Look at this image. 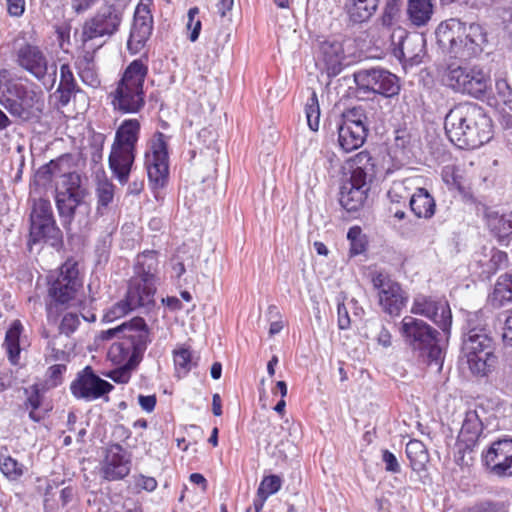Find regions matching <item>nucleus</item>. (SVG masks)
Returning a JSON list of instances; mask_svg holds the SVG:
<instances>
[{
  "instance_id": "nucleus-1",
  "label": "nucleus",
  "mask_w": 512,
  "mask_h": 512,
  "mask_svg": "<svg viewBox=\"0 0 512 512\" xmlns=\"http://www.w3.org/2000/svg\"><path fill=\"white\" fill-rule=\"evenodd\" d=\"M492 121L479 105L464 102L445 116L444 128L449 140L460 149H476L493 137Z\"/></svg>"
},
{
  "instance_id": "nucleus-2",
  "label": "nucleus",
  "mask_w": 512,
  "mask_h": 512,
  "mask_svg": "<svg viewBox=\"0 0 512 512\" xmlns=\"http://www.w3.org/2000/svg\"><path fill=\"white\" fill-rule=\"evenodd\" d=\"M462 332V352L471 372L486 375L494 367L497 357L485 313L482 310L468 312Z\"/></svg>"
},
{
  "instance_id": "nucleus-3",
  "label": "nucleus",
  "mask_w": 512,
  "mask_h": 512,
  "mask_svg": "<svg viewBox=\"0 0 512 512\" xmlns=\"http://www.w3.org/2000/svg\"><path fill=\"white\" fill-rule=\"evenodd\" d=\"M435 34L440 48L461 60L480 54L488 43L487 32L480 24L467 25L456 18L441 22Z\"/></svg>"
},
{
  "instance_id": "nucleus-4",
  "label": "nucleus",
  "mask_w": 512,
  "mask_h": 512,
  "mask_svg": "<svg viewBox=\"0 0 512 512\" xmlns=\"http://www.w3.org/2000/svg\"><path fill=\"white\" fill-rule=\"evenodd\" d=\"M0 104L24 122L39 119L45 106L41 90L13 81L7 69L0 70Z\"/></svg>"
},
{
  "instance_id": "nucleus-5",
  "label": "nucleus",
  "mask_w": 512,
  "mask_h": 512,
  "mask_svg": "<svg viewBox=\"0 0 512 512\" xmlns=\"http://www.w3.org/2000/svg\"><path fill=\"white\" fill-rule=\"evenodd\" d=\"M140 128L141 125L137 119H125L116 130L108 163L113 176L121 185L129 181L136 157Z\"/></svg>"
},
{
  "instance_id": "nucleus-6",
  "label": "nucleus",
  "mask_w": 512,
  "mask_h": 512,
  "mask_svg": "<svg viewBox=\"0 0 512 512\" xmlns=\"http://www.w3.org/2000/svg\"><path fill=\"white\" fill-rule=\"evenodd\" d=\"M405 344L423 362L442 367L443 351L439 345L438 331L421 319L405 316L400 325Z\"/></svg>"
},
{
  "instance_id": "nucleus-7",
  "label": "nucleus",
  "mask_w": 512,
  "mask_h": 512,
  "mask_svg": "<svg viewBox=\"0 0 512 512\" xmlns=\"http://www.w3.org/2000/svg\"><path fill=\"white\" fill-rule=\"evenodd\" d=\"M82 288L77 263L71 260L61 265L56 275L49 280V302L46 304L48 317L78 303L77 295Z\"/></svg>"
},
{
  "instance_id": "nucleus-8",
  "label": "nucleus",
  "mask_w": 512,
  "mask_h": 512,
  "mask_svg": "<svg viewBox=\"0 0 512 512\" xmlns=\"http://www.w3.org/2000/svg\"><path fill=\"white\" fill-rule=\"evenodd\" d=\"M136 329L130 330L127 336L114 342L109 350L108 357L116 365L126 368H135L142 360L143 355L151 343L150 329L145 320L135 317Z\"/></svg>"
},
{
  "instance_id": "nucleus-9",
  "label": "nucleus",
  "mask_w": 512,
  "mask_h": 512,
  "mask_svg": "<svg viewBox=\"0 0 512 512\" xmlns=\"http://www.w3.org/2000/svg\"><path fill=\"white\" fill-rule=\"evenodd\" d=\"M15 63L41 83L56 82L57 64L48 52L36 43L24 41L15 48Z\"/></svg>"
},
{
  "instance_id": "nucleus-10",
  "label": "nucleus",
  "mask_w": 512,
  "mask_h": 512,
  "mask_svg": "<svg viewBox=\"0 0 512 512\" xmlns=\"http://www.w3.org/2000/svg\"><path fill=\"white\" fill-rule=\"evenodd\" d=\"M40 242L56 248L63 244V233L56 223L52 205L49 200L42 198L34 202L30 214L28 244L34 245Z\"/></svg>"
},
{
  "instance_id": "nucleus-11",
  "label": "nucleus",
  "mask_w": 512,
  "mask_h": 512,
  "mask_svg": "<svg viewBox=\"0 0 512 512\" xmlns=\"http://www.w3.org/2000/svg\"><path fill=\"white\" fill-rule=\"evenodd\" d=\"M444 81L455 92L477 98L485 94L490 83V76L480 66L467 67L451 63L446 68Z\"/></svg>"
},
{
  "instance_id": "nucleus-12",
  "label": "nucleus",
  "mask_w": 512,
  "mask_h": 512,
  "mask_svg": "<svg viewBox=\"0 0 512 512\" xmlns=\"http://www.w3.org/2000/svg\"><path fill=\"white\" fill-rule=\"evenodd\" d=\"M367 116L362 107L344 111L337 124L338 143L344 152L360 148L368 135Z\"/></svg>"
},
{
  "instance_id": "nucleus-13",
  "label": "nucleus",
  "mask_w": 512,
  "mask_h": 512,
  "mask_svg": "<svg viewBox=\"0 0 512 512\" xmlns=\"http://www.w3.org/2000/svg\"><path fill=\"white\" fill-rule=\"evenodd\" d=\"M167 137L162 132H155L149 141L145 152V168L152 188H162L166 185L169 175Z\"/></svg>"
},
{
  "instance_id": "nucleus-14",
  "label": "nucleus",
  "mask_w": 512,
  "mask_h": 512,
  "mask_svg": "<svg viewBox=\"0 0 512 512\" xmlns=\"http://www.w3.org/2000/svg\"><path fill=\"white\" fill-rule=\"evenodd\" d=\"M86 198L81 197L79 193L76 195L56 194V207L62 226L67 233L73 230V223H76L79 231L89 226L91 206Z\"/></svg>"
},
{
  "instance_id": "nucleus-15",
  "label": "nucleus",
  "mask_w": 512,
  "mask_h": 512,
  "mask_svg": "<svg viewBox=\"0 0 512 512\" xmlns=\"http://www.w3.org/2000/svg\"><path fill=\"white\" fill-rule=\"evenodd\" d=\"M353 76L359 90L377 93L386 98L397 96L400 92L399 78L383 68L360 69Z\"/></svg>"
},
{
  "instance_id": "nucleus-16",
  "label": "nucleus",
  "mask_w": 512,
  "mask_h": 512,
  "mask_svg": "<svg viewBox=\"0 0 512 512\" xmlns=\"http://www.w3.org/2000/svg\"><path fill=\"white\" fill-rule=\"evenodd\" d=\"M122 22V12L114 5L101 7L97 13L87 19L81 31L84 44L103 37L114 35Z\"/></svg>"
},
{
  "instance_id": "nucleus-17",
  "label": "nucleus",
  "mask_w": 512,
  "mask_h": 512,
  "mask_svg": "<svg viewBox=\"0 0 512 512\" xmlns=\"http://www.w3.org/2000/svg\"><path fill=\"white\" fill-rule=\"evenodd\" d=\"M114 386L98 376L91 366H86L76 374L70 384L71 394L78 400L87 402L100 398L108 401V394Z\"/></svg>"
},
{
  "instance_id": "nucleus-18",
  "label": "nucleus",
  "mask_w": 512,
  "mask_h": 512,
  "mask_svg": "<svg viewBox=\"0 0 512 512\" xmlns=\"http://www.w3.org/2000/svg\"><path fill=\"white\" fill-rule=\"evenodd\" d=\"M411 312L432 320L448 338L452 325L450 306L444 298L427 295H417L414 298Z\"/></svg>"
},
{
  "instance_id": "nucleus-19",
  "label": "nucleus",
  "mask_w": 512,
  "mask_h": 512,
  "mask_svg": "<svg viewBox=\"0 0 512 512\" xmlns=\"http://www.w3.org/2000/svg\"><path fill=\"white\" fill-rule=\"evenodd\" d=\"M372 284L378 292L379 305L382 310L390 316H398L407 302V296L400 284L383 273L374 274Z\"/></svg>"
},
{
  "instance_id": "nucleus-20",
  "label": "nucleus",
  "mask_w": 512,
  "mask_h": 512,
  "mask_svg": "<svg viewBox=\"0 0 512 512\" xmlns=\"http://www.w3.org/2000/svg\"><path fill=\"white\" fill-rule=\"evenodd\" d=\"M482 460L494 475L512 477V438L494 441L483 453Z\"/></svg>"
},
{
  "instance_id": "nucleus-21",
  "label": "nucleus",
  "mask_w": 512,
  "mask_h": 512,
  "mask_svg": "<svg viewBox=\"0 0 512 512\" xmlns=\"http://www.w3.org/2000/svg\"><path fill=\"white\" fill-rule=\"evenodd\" d=\"M156 286L148 280L143 281L139 277H132L128 283L125 301L128 303L132 311L141 310L149 313L155 307Z\"/></svg>"
},
{
  "instance_id": "nucleus-22",
  "label": "nucleus",
  "mask_w": 512,
  "mask_h": 512,
  "mask_svg": "<svg viewBox=\"0 0 512 512\" xmlns=\"http://www.w3.org/2000/svg\"><path fill=\"white\" fill-rule=\"evenodd\" d=\"M130 457L120 444H111L106 449L101 472L109 481L120 480L130 472Z\"/></svg>"
},
{
  "instance_id": "nucleus-23",
  "label": "nucleus",
  "mask_w": 512,
  "mask_h": 512,
  "mask_svg": "<svg viewBox=\"0 0 512 512\" xmlns=\"http://www.w3.org/2000/svg\"><path fill=\"white\" fill-rule=\"evenodd\" d=\"M370 189L368 181L350 176L340 188L339 202L347 212H356L363 207Z\"/></svg>"
},
{
  "instance_id": "nucleus-24",
  "label": "nucleus",
  "mask_w": 512,
  "mask_h": 512,
  "mask_svg": "<svg viewBox=\"0 0 512 512\" xmlns=\"http://www.w3.org/2000/svg\"><path fill=\"white\" fill-rule=\"evenodd\" d=\"M110 96L114 110L124 114L138 113L145 106L144 90L117 84Z\"/></svg>"
},
{
  "instance_id": "nucleus-25",
  "label": "nucleus",
  "mask_w": 512,
  "mask_h": 512,
  "mask_svg": "<svg viewBox=\"0 0 512 512\" xmlns=\"http://www.w3.org/2000/svg\"><path fill=\"white\" fill-rule=\"evenodd\" d=\"M400 33L399 44L393 49L394 56L411 66L419 64L424 54V37L418 34L409 35L403 30Z\"/></svg>"
},
{
  "instance_id": "nucleus-26",
  "label": "nucleus",
  "mask_w": 512,
  "mask_h": 512,
  "mask_svg": "<svg viewBox=\"0 0 512 512\" xmlns=\"http://www.w3.org/2000/svg\"><path fill=\"white\" fill-rule=\"evenodd\" d=\"M317 59L323 64L328 75H338L344 66V49L340 41L327 39L319 44Z\"/></svg>"
},
{
  "instance_id": "nucleus-27",
  "label": "nucleus",
  "mask_w": 512,
  "mask_h": 512,
  "mask_svg": "<svg viewBox=\"0 0 512 512\" xmlns=\"http://www.w3.org/2000/svg\"><path fill=\"white\" fill-rule=\"evenodd\" d=\"M153 18L151 12L146 4L140 2L134 13V21L128 40V45L136 43L137 45H144L152 33Z\"/></svg>"
},
{
  "instance_id": "nucleus-28",
  "label": "nucleus",
  "mask_w": 512,
  "mask_h": 512,
  "mask_svg": "<svg viewBox=\"0 0 512 512\" xmlns=\"http://www.w3.org/2000/svg\"><path fill=\"white\" fill-rule=\"evenodd\" d=\"M409 206L416 217L424 219L432 218L436 210L434 197L422 187L416 188L411 194Z\"/></svg>"
},
{
  "instance_id": "nucleus-29",
  "label": "nucleus",
  "mask_w": 512,
  "mask_h": 512,
  "mask_svg": "<svg viewBox=\"0 0 512 512\" xmlns=\"http://www.w3.org/2000/svg\"><path fill=\"white\" fill-rule=\"evenodd\" d=\"M379 0H346L345 10L353 23H364L376 12Z\"/></svg>"
},
{
  "instance_id": "nucleus-30",
  "label": "nucleus",
  "mask_w": 512,
  "mask_h": 512,
  "mask_svg": "<svg viewBox=\"0 0 512 512\" xmlns=\"http://www.w3.org/2000/svg\"><path fill=\"white\" fill-rule=\"evenodd\" d=\"M434 13L433 0H408L407 18L415 27L428 24Z\"/></svg>"
},
{
  "instance_id": "nucleus-31",
  "label": "nucleus",
  "mask_w": 512,
  "mask_h": 512,
  "mask_svg": "<svg viewBox=\"0 0 512 512\" xmlns=\"http://www.w3.org/2000/svg\"><path fill=\"white\" fill-rule=\"evenodd\" d=\"M482 432V423L476 411H468L462 423L459 432V440L465 444L466 448H472Z\"/></svg>"
},
{
  "instance_id": "nucleus-32",
  "label": "nucleus",
  "mask_w": 512,
  "mask_h": 512,
  "mask_svg": "<svg viewBox=\"0 0 512 512\" xmlns=\"http://www.w3.org/2000/svg\"><path fill=\"white\" fill-rule=\"evenodd\" d=\"M147 73V65L141 59H135L126 67L118 84L144 90L143 86Z\"/></svg>"
},
{
  "instance_id": "nucleus-33",
  "label": "nucleus",
  "mask_w": 512,
  "mask_h": 512,
  "mask_svg": "<svg viewBox=\"0 0 512 512\" xmlns=\"http://www.w3.org/2000/svg\"><path fill=\"white\" fill-rule=\"evenodd\" d=\"M487 225L499 242L503 244L512 237V212L508 214L489 213Z\"/></svg>"
},
{
  "instance_id": "nucleus-34",
  "label": "nucleus",
  "mask_w": 512,
  "mask_h": 512,
  "mask_svg": "<svg viewBox=\"0 0 512 512\" xmlns=\"http://www.w3.org/2000/svg\"><path fill=\"white\" fill-rule=\"evenodd\" d=\"M23 325L20 320H14L6 332L3 346L6 349L7 356L11 364L17 365L21 352L20 336L23 332Z\"/></svg>"
},
{
  "instance_id": "nucleus-35",
  "label": "nucleus",
  "mask_w": 512,
  "mask_h": 512,
  "mask_svg": "<svg viewBox=\"0 0 512 512\" xmlns=\"http://www.w3.org/2000/svg\"><path fill=\"white\" fill-rule=\"evenodd\" d=\"M158 267L157 253L155 251H144L139 254L135 264V276L155 283V273Z\"/></svg>"
},
{
  "instance_id": "nucleus-36",
  "label": "nucleus",
  "mask_w": 512,
  "mask_h": 512,
  "mask_svg": "<svg viewBox=\"0 0 512 512\" xmlns=\"http://www.w3.org/2000/svg\"><path fill=\"white\" fill-rule=\"evenodd\" d=\"M30 390L24 388V393L27 395L26 400L20 406V409L29 410V418L36 423L42 421L45 417V413L40 411L42 406L43 395L40 393L38 385H32Z\"/></svg>"
},
{
  "instance_id": "nucleus-37",
  "label": "nucleus",
  "mask_w": 512,
  "mask_h": 512,
  "mask_svg": "<svg viewBox=\"0 0 512 512\" xmlns=\"http://www.w3.org/2000/svg\"><path fill=\"white\" fill-rule=\"evenodd\" d=\"M351 176L357 179L365 180L374 175V160L370 153L361 151L351 158Z\"/></svg>"
},
{
  "instance_id": "nucleus-38",
  "label": "nucleus",
  "mask_w": 512,
  "mask_h": 512,
  "mask_svg": "<svg viewBox=\"0 0 512 512\" xmlns=\"http://www.w3.org/2000/svg\"><path fill=\"white\" fill-rule=\"evenodd\" d=\"M406 455L414 471L422 470L429 460V454L424 443L420 440H410L406 444Z\"/></svg>"
},
{
  "instance_id": "nucleus-39",
  "label": "nucleus",
  "mask_w": 512,
  "mask_h": 512,
  "mask_svg": "<svg viewBox=\"0 0 512 512\" xmlns=\"http://www.w3.org/2000/svg\"><path fill=\"white\" fill-rule=\"evenodd\" d=\"M77 67L79 76L84 84L92 88H97L100 85V78L96 71L93 56L90 53H86V55L77 62Z\"/></svg>"
},
{
  "instance_id": "nucleus-40",
  "label": "nucleus",
  "mask_w": 512,
  "mask_h": 512,
  "mask_svg": "<svg viewBox=\"0 0 512 512\" xmlns=\"http://www.w3.org/2000/svg\"><path fill=\"white\" fill-rule=\"evenodd\" d=\"M231 39L230 28H219L217 31L212 32L207 41V49L213 53L215 57L229 49Z\"/></svg>"
},
{
  "instance_id": "nucleus-41",
  "label": "nucleus",
  "mask_w": 512,
  "mask_h": 512,
  "mask_svg": "<svg viewBox=\"0 0 512 512\" xmlns=\"http://www.w3.org/2000/svg\"><path fill=\"white\" fill-rule=\"evenodd\" d=\"M61 190L57 191L56 194H75L81 195V197H87L88 192L82 186V179L80 174L77 172H69L62 175Z\"/></svg>"
},
{
  "instance_id": "nucleus-42",
  "label": "nucleus",
  "mask_w": 512,
  "mask_h": 512,
  "mask_svg": "<svg viewBox=\"0 0 512 512\" xmlns=\"http://www.w3.org/2000/svg\"><path fill=\"white\" fill-rule=\"evenodd\" d=\"M411 179H404L402 181L393 182L391 188L389 189L387 196L392 203H401L410 201L411 194Z\"/></svg>"
},
{
  "instance_id": "nucleus-43",
  "label": "nucleus",
  "mask_w": 512,
  "mask_h": 512,
  "mask_svg": "<svg viewBox=\"0 0 512 512\" xmlns=\"http://www.w3.org/2000/svg\"><path fill=\"white\" fill-rule=\"evenodd\" d=\"M493 296L503 305L512 301V275H501L494 287Z\"/></svg>"
},
{
  "instance_id": "nucleus-44",
  "label": "nucleus",
  "mask_w": 512,
  "mask_h": 512,
  "mask_svg": "<svg viewBox=\"0 0 512 512\" xmlns=\"http://www.w3.org/2000/svg\"><path fill=\"white\" fill-rule=\"evenodd\" d=\"M0 469L3 475L11 481L18 480L24 474V465L11 456L1 455Z\"/></svg>"
},
{
  "instance_id": "nucleus-45",
  "label": "nucleus",
  "mask_w": 512,
  "mask_h": 512,
  "mask_svg": "<svg viewBox=\"0 0 512 512\" xmlns=\"http://www.w3.org/2000/svg\"><path fill=\"white\" fill-rule=\"evenodd\" d=\"M115 186L108 180L99 181L96 188L97 212L101 213V208H106L113 201Z\"/></svg>"
},
{
  "instance_id": "nucleus-46",
  "label": "nucleus",
  "mask_w": 512,
  "mask_h": 512,
  "mask_svg": "<svg viewBox=\"0 0 512 512\" xmlns=\"http://www.w3.org/2000/svg\"><path fill=\"white\" fill-rule=\"evenodd\" d=\"M305 112L309 128L312 131H317L320 123V107L315 91L312 92L311 97L306 103Z\"/></svg>"
},
{
  "instance_id": "nucleus-47",
  "label": "nucleus",
  "mask_w": 512,
  "mask_h": 512,
  "mask_svg": "<svg viewBox=\"0 0 512 512\" xmlns=\"http://www.w3.org/2000/svg\"><path fill=\"white\" fill-rule=\"evenodd\" d=\"M174 364L178 376H185L192 369V353L188 348H180L174 351Z\"/></svg>"
},
{
  "instance_id": "nucleus-48",
  "label": "nucleus",
  "mask_w": 512,
  "mask_h": 512,
  "mask_svg": "<svg viewBox=\"0 0 512 512\" xmlns=\"http://www.w3.org/2000/svg\"><path fill=\"white\" fill-rule=\"evenodd\" d=\"M281 487L282 479L280 476L275 474L264 476L257 489V494L269 498V496L276 494Z\"/></svg>"
},
{
  "instance_id": "nucleus-49",
  "label": "nucleus",
  "mask_w": 512,
  "mask_h": 512,
  "mask_svg": "<svg viewBox=\"0 0 512 512\" xmlns=\"http://www.w3.org/2000/svg\"><path fill=\"white\" fill-rule=\"evenodd\" d=\"M135 317L129 321H125L117 327L107 329L100 333V338L102 340H111L115 337L120 340L122 336H127L130 333V330L136 329Z\"/></svg>"
},
{
  "instance_id": "nucleus-50",
  "label": "nucleus",
  "mask_w": 512,
  "mask_h": 512,
  "mask_svg": "<svg viewBox=\"0 0 512 512\" xmlns=\"http://www.w3.org/2000/svg\"><path fill=\"white\" fill-rule=\"evenodd\" d=\"M131 311L132 309L123 298L122 300L114 303L105 311L102 320L103 322L110 323L127 315Z\"/></svg>"
},
{
  "instance_id": "nucleus-51",
  "label": "nucleus",
  "mask_w": 512,
  "mask_h": 512,
  "mask_svg": "<svg viewBox=\"0 0 512 512\" xmlns=\"http://www.w3.org/2000/svg\"><path fill=\"white\" fill-rule=\"evenodd\" d=\"M57 167L58 164L55 161H51L49 164L40 167L35 173L34 183L43 187L48 185L55 175Z\"/></svg>"
},
{
  "instance_id": "nucleus-52",
  "label": "nucleus",
  "mask_w": 512,
  "mask_h": 512,
  "mask_svg": "<svg viewBox=\"0 0 512 512\" xmlns=\"http://www.w3.org/2000/svg\"><path fill=\"white\" fill-rule=\"evenodd\" d=\"M400 0H389L384 8L381 16L383 26L390 27L396 23L400 13Z\"/></svg>"
},
{
  "instance_id": "nucleus-53",
  "label": "nucleus",
  "mask_w": 512,
  "mask_h": 512,
  "mask_svg": "<svg viewBox=\"0 0 512 512\" xmlns=\"http://www.w3.org/2000/svg\"><path fill=\"white\" fill-rule=\"evenodd\" d=\"M198 14V7H192L188 10V22L186 24V28L189 31L188 37L191 42H195L199 38L202 27L201 20L196 18Z\"/></svg>"
},
{
  "instance_id": "nucleus-54",
  "label": "nucleus",
  "mask_w": 512,
  "mask_h": 512,
  "mask_svg": "<svg viewBox=\"0 0 512 512\" xmlns=\"http://www.w3.org/2000/svg\"><path fill=\"white\" fill-rule=\"evenodd\" d=\"M80 324V319L75 313H66L60 323L59 330L61 333L69 336L74 333Z\"/></svg>"
},
{
  "instance_id": "nucleus-55",
  "label": "nucleus",
  "mask_w": 512,
  "mask_h": 512,
  "mask_svg": "<svg viewBox=\"0 0 512 512\" xmlns=\"http://www.w3.org/2000/svg\"><path fill=\"white\" fill-rule=\"evenodd\" d=\"M496 91L498 97L503 101L505 105L512 110V88L505 79L496 80Z\"/></svg>"
},
{
  "instance_id": "nucleus-56",
  "label": "nucleus",
  "mask_w": 512,
  "mask_h": 512,
  "mask_svg": "<svg viewBox=\"0 0 512 512\" xmlns=\"http://www.w3.org/2000/svg\"><path fill=\"white\" fill-rule=\"evenodd\" d=\"M60 88L78 89L76 80L69 64H62L60 66Z\"/></svg>"
},
{
  "instance_id": "nucleus-57",
  "label": "nucleus",
  "mask_w": 512,
  "mask_h": 512,
  "mask_svg": "<svg viewBox=\"0 0 512 512\" xmlns=\"http://www.w3.org/2000/svg\"><path fill=\"white\" fill-rule=\"evenodd\" d=\"M157 481L154 477L139 474L134 476V486L138 491L153 492L157 488Z\"/></svg>"
},
{
  "instance_id": "nucleus-58",
  "label": "nucleus",
  "mask_w": 512,
  "mask_h": 512,
  "mask_svg": "<svg viewBox=\"0 0 512 512\" xmlns=\"http://www.w3.org/2000/svg\"><path fill=\"white\" fill-rule=\"evenodd\" d=\"M382 461L385 464V470L391 473H399L401 471L400 464L396 456L389 450L382 451Z\"/></svg>"
},
{
  "instance_id": "nucleus-59",
  "label": "nucleus",
  "mask_w": 512,
  "mask_h": 512,
  "mask_svg": "<svg viewBox=\"0 0 512 512\" xmlns=\"http://www.w3.org/2000/svg\"><path fill=\"white\" fill-rule=\"evenodd\" d=\"M16 383V376L9 368L0 370V393L12 388Z\"/></svg>"
},
{
  "instance_id": "nucleus-60",
  "label": "nucleus",
  "mask_w": 512,
  "mask_h": 512,
  "mask_svg": "<svg viewBox=\"0 0 512 512\" xmlns=\"http://www.w3.org/2000/svg\"><path fill=\"white\" fill-rule=\"evenodd\" d=\"M338 314V327L341 330H346L350 328L351 319L348 313V309L344 303H338L337 307Z\"/></svg>"
},
{
  "instance_id": "nucleus-61",
  "label": "nucleus",
  "mask_w": 512,
  "mask_h": 512,
  "mask_svg": "<svg viewBox=\"0 0 512 512\" xmlns=\"http://www.w3.org/2000/svg\"><path fill=\"white\" fill-rule=\"evenodd\" d=\"M7 10L11 16H21L25 10V0H7Z\"/></svg>"
},
{
  "instance_id": "nucleus-62",
  "label": "nucleus",
  "mask_w": 512,
  "mask_h": 512,
  "mask_svg": "<svg viewBox=\"0 0 512 512\" xmlns=\"http://www.w3.org/2000/svg\"><path fill=\"white\" fill-rule=\"evenodd\" d=\"M97 1L98 0H71V7L75 13L81 14L95 5Z\"/></svg>"
},
{
  "instance_id": "nucleus-63",
  "label": "nucleus",
  "mask_w": 512,
  "mask_h": 512,
  "mask_svg": "<svg viewBox=\"0 0 512 512\" xmlns=\"http://www.w3.org/2000/svg\"><path fill=\"white\" fill-rule=\"evenodd\" d=\"M156 401L157 400L155 395H139L138 397V403L140 407L148 413L154 410Z\"/></svg>"
},
{
  "instance_id": "nucleus-64",
  "label": "nucleus",
  "mask_w": 512,
  "mask_h": 512,
  "mask_svg": "<svg viewBox=\"0 0 512 512\" xmlns=\"http://www.w3.org/2000/svg\"><path fill=\"white\" fill-rule=\"evenodd\" d=\"M133 368H126L124 366H121L119 370H115L111 372L109 375L113 381L117 383H127L130 378V371Z\"/></svg>"
}]
</instances>
